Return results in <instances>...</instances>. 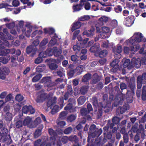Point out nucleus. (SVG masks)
Masks as SVG:
<instances>
[{
	"mask_svg": "<svg viewBox=\"0 0 146 146\" xmlns=\"http://www.w3.org/2000/svg\"><path fill=\"white\" fill-rule=\"evenodd\" d=\"M141 41L144 42L146 41V40L142 36L141 33H135L133 37L127 40L126 42L128 44L130 43L133 45H136L137 42H139Z\"/></svg>",
	"mask_w": 146,
	"mask_h": 146,
	"instance_id": "1",
	"label": "nucleus"
},
{
	"mask_svg": "<svg viewBox=\"0 0 146 146\" xmlns=\"http://www.w3.org/2000/svg\"><path fill=\"white\" fill-rule=\"evenodd\" d=\"M102 133L101 129H98L96 127V126L94 124L91 125L90 128L89 134L92 137L99 136Z\"/></svg>",
	"mask_w": 146,
	"mask_h": 146,
	"instance_id": "2",
	"label": "nucleus"
},
{
	"mask_svg": "<svg viewBox=\"0 0 146 146\" xmlns=\"http://www.w3.org/2000/svg\"><path fill=\"white\" fill-rule=\"evenodd\" d=\"M64 101L62 97L60 98L59 103L60 106V108L57 105H55L51 111V113L52 114H54L58 112L60 109H61L63 106Z\"/></svg>",
	"mask_w": 146,
	"mask_h": 146,
	"instance_id": "3",
	"label": "nucleus"
},
{
	"mask_svg": "<svg viewBox=\"0 0 146 146\" xmlns=\"http://www.w3.org/2000/svg\"><path fill=\"white\" fill-rule=\"evenodd\" d=\"M9 69L5 67H2L0 68V79L4 80L5 78L6 75L9 72Z\"/></svg>",
	"mask_w": 146,
	"mask_h": 146,
	"instance_id": "4",
	"label": "nucleus"
},
{
	"mask_svg": "<svg viewBox=\"0 0 146 146\" xmlns=\"http://www.w3.org/2000/svg\"><path fill=\"white\" fill-rule=\"evenodd\" d=\"M41 82L44 83L45 86L50 88L53 86L54 84L51 82L50 78L49 77H44L41 81Z\"/></svg>",
	"mask_w": 146,
	"mask_h": 146,
	"instance_id": "5",
	"label": "nucleus"
},
{
	"mask_svg": "<svg viewBox=\"0 0 146 146\" xmlns=\"http://www.w3.org/2000/svg\"><path fill=\"white\" fill-rule=\"evenodd\" d=\"M52 55V49L51 48H49L46 51H43L40 52L39 56L41 57L45 58L48 56H50Z\"/></svg>",
	"mask_w": 146,
	"mask_h": 146,
	"instance_id": "6",
	"label": "nucleus"
},
{
	"mask_svg": "<svg viewBox=\"0 0 146 146\" xmlns=\"http://www.w3.org/2000/svg\"><path fill=\"white\" fill-rule=\"evenodd\" d=\"M141 62L139 58L136 59L135 58H133L132 59V64L133 65V67L135 66L137 68H139L140 66Z\"/></svg>",
	"mask_w": 146,
	"mask_h": 146,
	"instance_id": "7",
	"label": "nucleus"
},
{
	"mask_svg": "<svg viewBox=\"0 0 146 146\" xmlns=\"http://www.w3.org/2000/svg\"><path fill=\"white\" fill-rule=\"evenodd\" d=\"M100 48V45L98 43L94 44L90 49V51L91 52L97 53L99 52Z\"/></svg>",
	"mask_w": 146,
	"mask_h": 146,
	"instance_id": "8",
	"label": "nucleus"
},
{
	"mask_svg": "<svg viewBox=\"0 0 146 146\" xmlns=\"http://www.w3.org/2000/svg\"><path fill=\"white\" fill-rule=\"evenodd\" d=\"M86 0H80V5H74L73 8L74 11H78L81 9L82 6L84 4V2H85Z\"/></svg>",
	"mask_w": 146,
	"mask_h": 146,
	"instance_id": "9",
	"label": "nucleus"
},
{
	"mask_svg": "<svg viewBox=\"0 0 146 146\" xmlns=\"http://www.w3.org/2000/svg\"><path fill=\"white\" fill-rule=\"evenodd\" d=\"M39 95V96H38L36 100V102L38 103L42 102L44 99L48 98L47 95L45 93H42L41 94H40Z\"/></svg>",
	"mask_w": 146,
	"mask_h": 146,
	"instance_id": "10",
	"label": "nucleus"
},
{
	"mask_svg": "<svg viewBox=\"0 0 146 146\" xmlns=\"http://www.w3.org/2000/svg\"><path fill=\"white\" fill-rule=\"evenodd\" d=\"M95 29H92L90 30L84 31L83 33L84 35H86L88 37H92L94 34Z\"/></svg>",
	"mask_w": 146,
	"mask_h": 146,
	"instance_id": "11",
	"label": "nucleus"
},
{
	"mask_svg": "<svg viewBox=\"0 0 146 146\" xmlns=\"http://www.w3.org/2000/svg\"><path fill=\"white\" fill-rule=\"evenodd\" d=\"M10 52V49H5L1 44L0 45V56L8 54Z\"/></svg>",
	"mask_w": 146,
	"mask_h": 146,
	"instance_id": "12",
	"label": "nucleus"
},
{
	"mask_svg": "<svg viewBox=\"0 0 146 146\" xmlns=\"http://www.w3.org/2000/svg\"><path fill=\"white\" fill-rule=\"evenodd\" d=\"M133 17L131 16H128L125 19V24L127 27H130L133 24Z\"/></svg>",
	"mask_w": 146,
	"mask_h": 146,
	"instance_id": "13",
	"label": "nucleus"
},
{
	"mask_svg": "<svg viewBox=\"0 0 146 146\" xmlns=\"http://www.w3.org/2000/svg\"><path fill=\"white\" fill-rule=\"evenodd\" d=\"M123 65L124 68L127 67L129 69L133 68V65L132 64V61L130 63V60L129 59L126 60L124 62Z\"/></svg>",
	"mask_w": 146,
	"mask_h": 146,
	"instance_id": "14",
	"label": "nucleus"
},
{
	"mask_svg": "<svg viewBox=\"0 0 146 146\" xmlns=\"http://www.w3.org/2000/svg\"><path fill=\"white\" fill-rule=\"evenodd\" d=\"M52 50V54L53 53L55 56H59L61 54L62 52V50L61 49H58L56 47L53 48Z\"/></svg>",
	"mask_w": 146,
	"mask_h": 146,
	"instance_id": "15",
	"label": "nucleus"
},
{
	"mask_svg": "<svg viewBox=\"0 0 146 146\" xmlns=\"http://www.w3.org/2000/svg\"><path fill=\"white\" fill-rule=\"evenodd\" d=\"M139 48V46H137V49L135 50L133 46H131L130 47V49L128 47H125L124 48V51L125 53L128 54L130 51H137Z\"/></svg>",
	"mask_w": 146,
	"mask_h": 146,
	"instance_id": "16",
	"label": "nucleus"
},
{
	"mask_svg": "<svg viewBox=\"0 0 146 146\" xmlns=\"http://www.w3.org/2000/svg\"><path fill=\"white\" fill-rule=\"evenodd\" d=\"M127 110V107L125 106H123L121 107H119L117 109L116 113L117 115L119 114V113H123Z\"/></svg>",
	"mask_w": 146,
	"mask_h": 146,
	"instance_id": "17",
	"label": "nucleus"
},
{
	"mask_svg": "<svg viewBox=\"0 0 146 146\" xmlns=\"http://www.w3.org/2000/svg\"><path fill=\"white\" fill-rule=\"evenodd\" d=\"M93 78L91 82L93 84H96L101 79L100 76H98L97 73H95L93 75Z\"/></svg>",
	"mask_w": 146,
	"mask_h": 146,
	"instance_id": "18",
	"label": "nucleus"
},
{
	"mask_svg": "<svg viewBox=\"0 0 146 146\" xmlns=\"http://www.w3.org/2000/svg\"><path fill=\"white\" fill-rule=\"evenodd\" d=\"M8 133V131L5 128H3L0 132V140L6 136Z\"/></svg>",
	"mask_w": 146,
	"mask_h": 146,
	"instance_id": "19",
	"label": "nucleus"
},
{
	"mask_svg": "<svg viewBox=\"0 0 146 146\" xmlns=\"http://www.w3.org/2000/svg\"><path fill=\"white\" fill-rule=\"evenodd\" d=\"M108 17L104 16L101 17L99 19V23L100 26H102L104 23H106L108 21Z\"/></svg>",
	"mask_w": 146,
	"mask_h": 146,
	"instance_id": "20",
	"label": "nucleus"
},
{
	"mask_svg": "<svg viewBox=\"0 0 146 146\" xmlns=\"http://www.w3.org/2000/svg\"><path fill=\"white\" fill-rule=\"evenodd\" d=\"M81 23L80 22H77L74 23L72 28V31H73L75 29L79 28L81 27Z\"/></svg>",
	"mask_w": 146,
	"mask_h": 146,
	"instance_id": "21",
	"label": "nucleus"
},
{
	"mask_svg": "<svg viewBox=\"0 0 146 146\" xmlns=\"http://www.w3.org/2000/svg\"><path fill=\"white\" fill-rule=\"evenodd\" d=\"M100 105L104 109V110L105 112H108L109 111L110 107V104H100Z\"/></svg>",
	"mask_w": 146,
	"mask_h": 146,
	"instance_id": "22",
	"label": "nucleus"
},
{
	"mask_svg": "<svg viewBox=\"0 0 146 146\" xmlns=\"http://www.w3.org/2000/svg\"><path fill=\"white\" fill-rule=\"evenodd\" d=\"M41 121V120L40 117L37 118L34 121L33 124H32L31 125V127L32 128L35 127L37 125L40 123Z\"/></svg>",
	"mask_w": 146,
	"mask_h": 146,
	"instance_id": "23",
	"label": "nucleus"
},
{
	"mask_svg": "<svg viewBox=\"0 0 146 146\" xmlns=\"http://www.w3.org/2000/svg\"><path fill=\"white\" fill-rule=\"evenodd\" d=\"M78 40L79 41L81 42L80 43V44L83 45H84L87 42L88 40V38H86L84 40H82V37L80 36H79L77 38Z\"/></svg>",
	"mask_w": 146,
	"mask_h": 146,
	"instance_id": "24",
	"label": "nucleus"
},
{
	"mask_svg": "<svg viewBox=\"0 0 146 146\" xmlns=\"http://www.w3.org/2000/svg\"><path fill=\"white\" fill-rule=\"evenodd\" d=\"M142 98V99L143 100H146V86H144L143 87Z\"/></svg>",
	"mask_w": 146,
	"mask_h": 146,
	"instance_id": "25",
	"label": "nucleus"
},
{
	"mask_svg": "<svg viewBox=\"0 0 146 146\" xmlns=\"http://www.w3.org/2000/svg\"><path fill=\"white\" fill-rule=\"evenodd\" d=\"M45 66L43 64H40L36 68V71L38 72L43 71L45 69Z\"/></svg>",
	"mask_w": 146,
	"mask_h": 146,
	"instance_id": "26",
	"label": "nucleus"
},
{
	"mask_svg": "<svg viewBox=\"0 0 146 146\" xmlns=\"http://www.w3.org/2000/svg\"><path fill=\"white\" fill-rule=\"evenodd\" d=\"M91 77V75L90 74H85L83 78L82 81L86 82L90 80Z\"/></svg>",
	"mask_w": 146,
	"mask_h": 146,
	"instance_id": "27",
	"label": "nucleus"
},
{
	"mask_svg": "<svg viewBox=\"0 0 146 146\" xmlns=\"http://www.w3.org/2000/svg\"><path fill=\"white\" fill-rule=\"evenodd\" d=\"M58 120L57 119L56 122L58 127L62 128L66 125V123L65 121H58Z\"/></svg>",
	"mask_w": 146,
	"mask_h": 146,
	"instance_id": "28",
	"label": "nucleus"
},
{
	"mask_svg": "<svg viewBox=\"0 0 146 146\" xmlns=\"http://www.w3.org/2000/svg\"><path fill=\"white\" fill-rule=\"evenodd\" d=\"M98 55L100 57H102L104 56H105L107 54L108 52L106 50H104L101 51L100 52L99 51L98 53Z\"/></svg>",
	"mask_w": 146,
	"mask_h": 146,
	"instance_id": "29",
	"label": "nucleus"
},
{
	"mask_svg": "<svg viewBox=\"0 0 146 146\" xmlns=\"http://www.w3.org/2000/svg\"><path fill=\"white\" fill-rule=\"evenodd\" d=\"M42 77V75L40 74H39L35 76L32 79V81L33 82H36L38 81Z\"/></svg>",
	"mask_w": 146,
	"mask_h": 146,
	"instance_id": "30",
	"label": "nucleus"
},
{
	"mask_svg": "<svg viewBox=\"0 0 146 146\" xmlns=\"http://www.w3.org/2000/svg\"><path fill=\"white\" fill-rule=\"evenodd\" d=\"M31 118L29 117H27L23 121V125H25L29 124L31 122Z\"/></svg>",
	"mask_w": 146,
	"mask_h": 146,
	"instance_id": "31",
	"label": "nucleus"
},
{
	"mask_svg": "<svg viewBox=\"0 0 146 146\" xmlns=\"http://www.w3.org/2000/svg\"><path fill=\"white\" fill-rule=\"evenodd\" d=\"M140 78L141 79V81L143 83V84H145L146 83V74H143L142 76H138L137 78Z\"/></svg>",
	"mask_w": 146,
	"mask_h": 146,
	"instance_id": "32",
	"label": "nucleus"
},
{
	"mask_svg": "<svg viewBox=\"0 0 146 146\" xmlns=\"http://www.w3.org/2000/svg\"><path fill=\"white\" fill-rule=\"evenodd\" d=\"M91 102L93 106H95V108L98 106V100L96 97H94L92 98L91 99Z\"/></svg>",
	"mask_w": 146,
	"mask_h": 146,
	"instance_id": "33",
	"label": "nucleus"
},
{
	"mask_svg": "<svg viewBox=\"0 0 146 146\" xmlns=\"http://www.w3.org/2000/svg\"><path fill=\"white\" fill-rule=\"evenodd\" d=\"M78 44L77 45H75L73 46V49L74 51H79L81 48L84 47V46L83 45L80 44L81 45L80 46Z\"/></svg>",
	"mask_w": 146,
	"mask_h": 146,
	"instance_id": "34",
	"label": "nucleus"
},
{
	"mask_svg": "<svg viewBox=\"0 0 146 146\" xmlns=\"http://www.w3.org/2000/svg\"><path fill=\"white\" fill-rule=\"evenodd\" d=\"M34 30H35V28L33 27H27V29L26 33V36L28 37L29 36L31 32Z\"/></svg>",
	"mask_w": 146,
	"mask_h": 146,
	"instance_id": "35",
	"label": "nucleus"
},
{
	"mask_svg": "<svg viewBox=\"0 0 146 146\" xmlns=\"http://www.w3.org/2000/svg\"><path fill=\"white\" fill-rule=\"evenodd\" d=\"M86 99L84 96L80 97L78 99V104L79 105L83 104L85 102Z\"/></svg>",
	"mask_w": 146,
	"mask_h": 146,
	"instance_id": "36",
	"label": "nucleus"
},
{
	"mask_svg": "<svg viewBox=\"0 0 146 146\" xmlns=\"http://www.w3.org/2000/svg\"><path fill=\"white\" fill-rule=\"evenodd\" d=\"M44 32L45 33H48L49 34H52L54 33L55 32L54 29L52 28H50L48 29H44Z\"/></svg>",
	"mask_w": 146,
	"mask_h": 146,
	"instance_id": "37",
	"label": "nucleus"
},
{
	"mask_svg": "<svg viewBox=\"0 0 146 146\" xmlns=\"http://www.w3.org/2000/svg\"><path fill=\"white\" fill-rule=\"evenodd\" d=\"M41 134V129H38L36 130L34 133V136L35 138H37Z\"/></svg>",
	"mask_w": 146,
	"mask_h": 146,
	"instance_id": "38",
	"label": "nucleus"
},
{
	"mask_svg": "<svg viewBox=\"0 0 146 146\" xmlns=\"http://www.w3.org/2000/svg\"><path fill=\"white\" fill-rule=\"evenodd\" d=\"M123 99L121 100L120 98H119L117 99L116 98L115 99V102L114 104V106H116L118 105L121 104L123 102Z\"/></svg>",
	"mask_w": 146,
	"mask_h": 146,
	"instance_id": "39",
	"label": "nucleus"
},
{
	"mask_svg": "<svg viewBox=\"0 0 146 146\" xmlns=\"http://www.w3.org/2000/svg\"><path fill=\"white\" fill-rule=\"evenodd\" d=\"M138 126V124L135 123L132 127L131 130L129 132V133H131L132 131L134 133L137 132Z\"/></svg>",
	"mask_w": 146,
	"mask_h": 146,
	"instance_id": "40",
	"label": "nucleus"
},
{
	"mask_svg": "<svg viewBox=\"0 0 146 146\" xmlns=\"http://www.w3.org/2000/svg\"><path fill=\"white\" fill-rule=\"evenodd\" d=\"M36 48H33L32 46H30L27 48V53L29 54L34 50H36Z\"/></svg>",
	"mask_w": 146,
	"mask_h": 146,
	"instance_id": "41",
	"label": "nucleus"
},
{
	"mask_svg": "<svg viewBox=\"0 0 146 146\" xmlns=\"http://www.w3.org/2000/svg\"><path fill=\"white\" fill-rule=\"evenodd\" d=\"M23 97L20 94H17L15 97L16 100L18 102L22 101L23 100Z\"/></svg>",
	"mask_w": 146,
	"mask_h": 146,
	"instance_id": "42",
	"label": "nucleus"
},
{
	"mask_svg": "<svg viewBox=\"0 0 146 146\" xmlns=\"http://www.w3.org/2000/svg\"><path fill=\"white\" fill-rule=\"evenodd\" d=\"M48 133L52 137H55L56 135L55 132L52 129L49 128L48 130Z\"/></svg>",
	"mask_w": 146,
	"mask_h": 146,
	"instance_id": "43",
	"label": "nucleus"
},
{
	"mask_svg": "<svg viewBox=\"0 0 146 146\" xmlns=\"http://www.w3.org/2000/svg\"><path fill=\"white\" fill-rule=\"evenodd\" d=\"M90 18V17L88 15H84L80 17L79 19L81 21H85L88 20Z\"/></svg>",
	"mask_w": 146,
	"mask_h": 146,
	"instance_id": "44",
	"label": "nucleus"
},
{
	"mask_svg": "<svg viewBox=\"0 0 146 146\" xmlns=\"http://www.w3.org/2000/svg\"><path fill=\"white\" fill-rule=\"evenodd\" d=\"M140 78H137V86L138 89H140L142 86V84L143 83L141 81Z\"/></svg>",
	"mask_w": 146,
	"mask_h": 146,
	"instance_id": "45",
	"label": "nucleus"
},
{
	"mask_svg": "<svg viewBox=\"0 0 146 146\" xmlns=\"http://www.w3.org/2000/svg\"><path fill=\"white\" fill-rule=\"evenodd\" d=\"M84 67L83 66L80 65L76 68V70L77 71V73L78 74L81 73L83 71Z\"/></svg>",
	"mask_w": 146,
	"mask_h": 146,
	"instance_id": "46",
	"label": "nucleus"
},
{
	"mask_svg": "<svg viewBox=\"0 0 146 146\" xmlns=\"http://www.w3.org/2000/svg\"><path fill=\"white\" fill-rule=\"evenodd\" d=\"M102 33L106 34L109 33L110 31V29L107 27H103L102 28Z\"/></svg>",
	"mask_w": 146,
	"mask_h": 146,
	"instance_id": "47",
	"label": "nucleus"
},
{
	"mask_svg": "<svg viewBox=\"0 0 146 146\" xmlns=\"http://www.w3.org/2000/svg\"><path fill=\"white\" fill-rule=\"evenodd\" d=\"M49 68L52 70H54L56 69L58 66L56 64L54 63H51L49 65Z\"/></svg>",
	"mask_w": 146,
	"mask_h": 146,
	"instance_id": "48",
	"label": "nucleus"
},
{
	"mask_svg": "<svg viewBox=\"0 0 146 146\" xmlns=\"http://www.w3.org/2000/svg\"><path fill=\"white\" fill-rule=\"evenodd\" d=\"M8 59L4 57H0V62H1L4 64L7 63L8 61Z\"/></svg>",
	"mask_w": 146,
	"mask_h": 146,
	"instance_id": "49",
	"label": "nucleus"
},
{
	"mask_svg": "<svg viewBox=\"0 0 146 146\" xmlns=\"http://www.w3.org/2000/svg\"><path fill=\"white\" fill-rule=\"evenodd\" d=\"M52 99L53 100H49L47 103V105L48 107L50 106L51 105H52L53 103H55L57 99L55 97L53 98H52Z\"/></svg>",
	"mask_w": 146,
	"mask_h": 146,
	"instance_id": "50",
	"label": "nucleus"
},
{
	"mask_svg": "<svg viewBox=\"0 0 146 146\" xmlns=\"http://www.w3.org/2000/svg\"><path fill=\"white\" fill-rule=\"evenodd\" d=\"M67 114V113L66 112L63 111L60 113L59 117L61 119H64L65 118Z\"/></svg>",
	"mask_w": 146,
	"mask_h": 146,
	"instance_id": "51",
	"label": "nucleus"
},
{
	"mask_svg": "<svg viewBox=\"0 0 146 146\" xmlns=\"http://www.w3.org/2000/svg\"><path fill=\"white\" fill-rule=\"evenodd\" d=\"M48 40L47 39H44L41 42L40 46V48H41L44 45H45L48 42Z\"/></svg>",
	"mask_w": 146,
	"mask_h": 146,
	"instance_id": "52",
	"label": "nucleus"
},
{
	"mask_svg": "<svg viewBox=\"0 0 146 146\" xmlns=\"http://www.w3.org/2000/svg\"><path fill=\"white\" fill-rule=\"evenodd\" d=\"M80 112L82 116L86 115L88 113V112L87 111L86 109L84 108L81 109Z\"/></svg>",
	"mask_w": 146,
	"mask_h": 146,
	"instance_id": "53",
	"label": "nucleus"
},
{
	"mask_svg": "<svg viewBox=\"0 0 146 146\" xmlns=\"http://www.w3.org/2000/svg\"><path fill=\"white\" fill-rule=\"evenodd\" d=\"M16 61V58H14L13 57L11 58V62H12V66L13 67H16L17 66L18 64Z\"/></svg>",
	"mask_w": 146,
	"mask_h": 146,
	"instance_id": "54",
	"label": "nucleus"
},
{
	"mask_svg": "<svg viewBox=\"0 0 146 146\" xmlns=\"http://www.w3.org/2000/svg\"><path fill=\"white\" fill-rule=\"evenodd\" d=\"M108 98V96L106 94H105L103 95V101L100 104H107V100Z\"/></svg>",
	"mask_w": 146,
	"mask_h": 146,
	"instance_id": "55",
	"label": "nucleus"
},
{
	"mask_svg": "<svg viewBox=\"0 0 146 146\" xmlns=\"http://www.w3.org/2000/svg\"><path fill=\"white\" fill-rule=\"evenodd\" d=\"M6 119L8 121H10L12 118V114L9 113H7L6 115Z\"/></svg>",
	"mask_w": 146,
	"mask_h": 146,
	"instance_id": "56",
	"label": "nucleus"
},
{
	"mask_svg": "<svg viewBox=\"0 0 146 146\" xmlns=\"http://www.w3.org/2000/svg\"><path fill=\"white\" fill-rule=\"evenodd\" d=\"M119 62V61L118 60H115L110 64V65L111 66H115L116 65H119L117 64Z\"/></svg>",
	"mask_w": 146,
	"mask_h": 146,
	"instance_id": "57",
	"label": "nucleus"
},
{
	"mask_svg": "<svg viewBox=\"0 0 146 146\" xmlns=\"http://www.w3.org/2000/svg\"><path fill=\"white\" fill-rule=\"evenodd\" d=\"M72 130V129L71 127H69L65 129L64 131V133L65 134H69L70 133Z\"/></svg>",
	"mask_w": 146,
	"mask_h": 146,
	"instance_id": "58",
	"label": "nucleus"
},
{
	"mask_svg": "<svg viewBox=\"0 0 146 146\" xmlns=\"http://www.w3.org/2000/svg\"><path fill=\"white\" fill-rule=\"evenodd\" d=\"M120 120V118L117 117H114L112 119V122L115 124H117L119 123Z\"/></svg>",
	"mask_w": 146,
	"mask_h": 146,
	"instance_id": "59",
	"label": "nucleus"
},
{
	"mask_svg": "<svg viewBox=\"0 0 146 146\" xmlns=\"http://www.w3.org/2000/svg\"><path fill=\"white\" fill-rule=\"evenodd\" d=\"M73 105L69 103L64 108L66 110H70L72 109Z\"/></svg>",
	"mask_w": 146,
	"mask_h": 146,
	"instance_id": "60",
	"label": "nucleus"
},
{
	"mask_svg": "<svg viewBox=\"0 0 146 146\" xmlns=\"http://www.w3.org/2000/svg\"><path fill=\"white\" fill-rule=\"evenodd\" d=\"M76 116L74 115H71L68 118V120L70 122L73 121L75 119Z\"/></svg>",
	"mask_w": 146,
	"mask_h": 146,
	"instance_id": "61",
	"label": "nucleus"
},
{
	"mask_svg": "<svg viewBox=\"0 0 146 146\" xmlns=\"http://www.w3.org/2000/svg\"><path fill=\"white\" fill-rule=\"evenodd\" d=\"M107 36V34L104 33L100 32L99 33V38H106Z\"/></svg>",
	"mask_w": 146,
	"mask_h": 146,
	"instance_id": "62",
	"label": "nucleus"
},
{
	"mask_svg": "<svg viewBox=\"0 0 146 146\" xmlns=\"http://www.w3.org/2000/svg\"><path fill=\"white\" fill-rule=\"evenodd\" d=\"M29 106H25L23 107L22 109L23 112L25 113H27L28 111H29Z\"/></svg>",
	"mask_w": 146,
	"mask_h": 146,
	"instance_id": "63",
	"label": "nucleus"
},
{
	"mask_svg": "<svg viewBox=\"0 0 146 146\" xmlns=\"http://www.w3.org/2000/svg\"><path fill=\"white\" fill-rule=\"evenodd\" d=\"M124 142L125 143H127L129 141V137L127 134H125L123 135Z\"/></svg>",
	"mask_w": 146,
	"mask_h": 146,
	"instance_id": "64",
	"label": "nucleus"
}]
</instances>
